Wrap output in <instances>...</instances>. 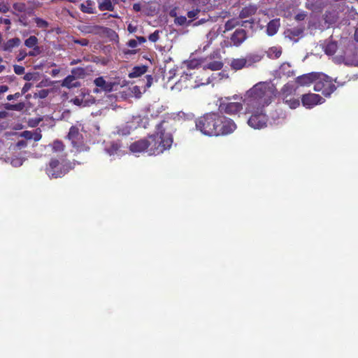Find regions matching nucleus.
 Returning <instances> with one entry per match:
<instances>
[{"label":"nucleus","instance_id":"4d7b16f0","mask_svg":"<svg viewBox=\"0 0 358 358\" xmlns=\"http://www.w3.org/2000/svg\"><path fill=\"white\" fill-rule=\"evenodd\" d=\"M22 136L26 138L27 139H31L32 138V134L31 131H25L22 134Z\"/></svg>","mask_w":358,"mask_h":358},{"label":"nucleus","instance_id":"79ce46f5","mask_svg":"<svg viewBox=\"0 0 358 358\" xmlns=\"http://www.w3.org/2000/svg\"><path fill=\"white\" fill-rule=\"evenodd\" d=\"M13 69L17 75H22L24 73V68L22 66L14 65Z\"/></svg>","mask_w":358,"mask_h":358},{"label":"nucleus","instance_id":"680f3d73","mask_svg":"<svg viewBox=\"0 0 358 358\" xmlns=\"http://www.w3.org/2000/svg\"><path fill=\"white\" fill-rule=\"evenodd\" d=\"M8 112H6L5 110L0 111V118L1 119L6 118L8 117Z\"/></svg>","mask_w":358,"mask_h":358},{"label":"nucleus","instance_id":"0eeeda50","mask_svg":"<svg viewBox=\"0 0 358 358\" xmlns=\"http://www.w3.org/2000/svg\"><path fill=\"white\" fill-rule=\"evenodd\" d=\"M336 90L331 78L324 74L319 73L314 85V90L321 92L324 96L329 97Z\"/></svg>","mask_w":358,"mask_h":358},{"label":"nucleus","instance_id":"69168bd1","mask_svg":"<svg viewBox=\"0 0 358 358\" xmlns=\"http://www.w3.org/2000/svg\"><path fill=\"white\" fill-rule=\"evenodd\" d=\"M13 104H11V103H7L4 104L5 109H6L8 110H13Z\"/></svg>","mask_w":358,"mask_h":358},{"label":"nucleus","instance_id":"f704fd0d","mask_svg":"<svg viewBox=\"0 0 358 358\" xmlns=\"http://www.w3.org/2000/svg\"><path fill=\"white\" fill-rule=\"evenodd\" d=\"M34 20L38 28L47 29L49 27V22L41 17H36Z\"/></svg>","mask_w":358,"mask_h":358},{"label":"nucleus","instance_id":"4be33fe9","mask_svg":"<svg viewBox=\"0 0 358 358\" xmlns=\"http://www.w3.org/2000/svg\"><path fill=\"white\" fill-rule=\"evenodd\" d=\"M117 3V0H103L99 3L98 8L101 11H113L115 9L114 5Z\"/></svg>","mask_w":358,"mask_h":358},{"label":"nucleus","instance_id":"7c9ffc66","mask_svg":"<svg viewBox=\"0 0 358 358\" xmlns=\"http://www.w3.org/2000/svg\"><path fill=\"white\" fill-rule=\"evenodd\" d=\"M338 49V45L336 42L331 41L328 43L324 48V52L327 55H333L336 53Z\"/></svg>","mask_w":358,"mask_h":358},{"label":"nucleus","instance_id":"c85d7f7f","mask_svg":"<svg viewBox=\"0 0 358 358\" xmlns=\"http://www.w3.org/2000/svg\"><path fill=\"white\" fill-rule=\"evenodd\" d=\"M104 27L99 25H93V26H84L82 31L86 34H97L100 32L101 30L103 29Z\"/></svg>","mask_w":358,"mask_h":358},{"label":"nucleus","instance_id":"cd10ccee","mask_svg":"<svg viewBox=\"0 0 358 358\" xmlns=\"http://www.w3.org/2000/svg\"><path fill=\"white\" fill-rule=\"evenodd\" d=\"M71 75L73 76V78L78 80L80 78H84L86 75V70L83 67H76L71 69Z\"/></svg>","mask_w":358,"mask_h":358},{"label":"nucleus","instance_id":"aec40b11","mask_svg":"<svg viewBox=\"0 0 358 358\" xmlns=\"http://www.w3.org/2000/svg\"><path fill=\"white\" fill-rule=\"evenodd\" d=\"M280 25V19L271 20L266 26V34L270 36L275 35L278 32Z\"/></svg>","mask_w":358,"mask_h":358},{"label":"nucleus","instance_id":"37998d69","mask_svg":"<svg viewBox=\"0 0 358 358\" xmlns=\"http://www.w3.org/2000/svg\"><path fill=\"white\" fill-rule=\"evenodd\" d=\"M199 12H200V10L196 8V9L188 11L187 13V15L189 18L194 19V18L196 17V16Z\"/></svg>","mask_w":358,"mask_h":358},{"label":"nucleus","instance_id":"473e14b6","mask_svg":"<svg viewBox=\"0 0 358 358\" xmlns=\"http://www.w3.org/2000/svg\"><path fill=\"white\" fill-rule=\"evenodd\" d=\"M239 21H238L236 19H230L227 20L224 24L225 31H230L236 26L239 25Z\"/></svg>","mask_w":358,"mask_h":358},{"label":"nucleus","instance_id":"bf43d9fd","mask_svg":"<svg viewBox=\"0 0 358 358\" xmlns=\"http://www.w3.org/2000/svg\"><path fill=\"white\" fill-rule=\"evenodd\" d=\"M8 90V87L7 85H0V95Z\"/></svg>","mask_w":358,"mask_h":358},{"label":"nucleus","instance_id":"c9c22d12","mask_svg":"<svg viewBox=\"0 0 358 358\" xmlns=\"http://www.w3.org/2000/svg\"><path fill=\"white\" fill-rule=\"evenodd\" d=\"M64 148L65 145L61 141L56 140L52 143V150L55 152H63Z\"/></svg>","mask_w":358,"mask_h":358},{"label":"nucleus","instance_id":"49530a36","mask_svg":"<svg viewBox=\"0 0 358 358\" xmlns=\"http://www.w3.org/2000/svg\"><path fill=\"white\" fill-rule=\"evenodd\" d=\"M9 10V6L7 3L5 2H1L0 3V12L5 13H7Z\"/></svg>","mask_w":358,"mask_h":358},{"label":"nucleus","instance_id":"4468645a","mask_svg":"<svg viewBox=\"0 0 358 358\" xmlns=\"http://www.w3.org/2000/svg\"><path fill=\"white\" fill-rule=\"evenodd\" d=\"M149 143L148 137L141 138L131 143L129 145V150L133 153H139L149 151Z\"/></svg>","mask_w":358,"mask_h":358},{"label":"nucleus","instance_id":"f03ea898","mask_svg":"<svg viewBox=\"0 0 358 358\" xmlns=\"http://www.w3.org/2000/svg\"><path fill=\"white\" fill-rule=\"evenodd\" d=\"M171 120H164L156 126V132L148 136L149 155H159L169 150L173 142Z\"/></svg>","mask_w":358,"mask_h":358},{"label":"nucleus","instance_id":"6ab92c4d","mask_svg":"<svg viewBox=\"0 0 358 358\" xmlns=\"http://www.w3.org/2000/svg\"><path fill=\"white\" fill-rule=\"evenodd\" d=\"M257 10V7L255 5L250 4L248 6H246L242 8L239 13V17L246 18L249 17L256 13Z\"/></svg>","mask_w":358,"mask_h":358},{"label":"nucleus","instance_id":"052dcab7","mask_svg":"<svg viewBox=\"0 0 358 358\" xmlns=\"http://www.w3.org/2000/svg\"><path fill=\"white\" fill-rule=\"evenodd\" d=\"M47 95H48V91L45 90H43L39 92V96L41 98H45L47 96Z\"/></svg>","mask_w":358,"mask_h":358},{"label":"nucleus","instance_id":"e433bc0d","mask_svg":"<svg viewBox=\"0 0 358 358\" xmlns=\"http://www.w3.org/2000/svg\"><path fill=\"white\" fill-rule=\"evenodd\" d=\"M159 30H155L153 33L149 35L148 39L153 43L157 41L159 38Z\"/></svg>","mask_w":358,"mask_h":358},{"label":"nucleus","instance_id":"774afa93","mask_svg":"<svg viewBox=\"0 0 358 358\" xmlns=\"http://www.w3.org/2000/svg\"><path fill=\"white\" fill-rule=\"evenodd\" d=\"M354 36H355V40L358 42V27L355 29Z\"/></svg>","mask_w":358,"mask_h":358},{"label":"nucleus","instance_id":"c756f323","mask_svg":"<svg viewBox=\"0 0 358 358\" xmlns=\"http://www.w3.org/2000/svg\"><path fill=\"white\" fill-rule=\"evenodd\" d=\"M223 67V63L220 61H212L206 64L203 68L212 71H218Z\"/></svg>","mask_w":358,"mask_h":358},{"label":"nucleus","instance_id":"9d476101","mask_svg":"<svg viewBox=\"0 0 358 358\" xmlns=\"http://www.w3.org/2000/svg\"><path fill=\"white\" fill-rule=\"evenodd\" d=\"M105 152L115 159L126 155L122 141L120 140L112 141L108 143L104 148Z\"/></svg>","mask_w":358,"mask_h":358},{"label":"nucleus","instance_id":"e2e57ef3","mask_svg":"<svg viewBox=\"0 0 358 358\" xmlns=\"http://www.w3.org/2000/svg\"><path fill=\"white\" fill-rule=\"evenodd\" d=\"M81 62L80 59H73L70 62V65L73 66Z\"/></svg>","mask_w":358,"mask_h":358},{"label":"nucleus","instance_id":"a211bd4d","mask_svg":"<svg viewBox=\"0 0 358 358\" xmlns=\"http://www.w3.org/2000/svg\"><path fill=\"white\" fill-rule=\"evenodd\" d=\"M94 83L105 92H110L113 90V85L111 83H106L102 76L95 78Z\"/></svg>","mask_w":358,"mask_h":358},{"label":"nucleus","instance_id":"a18cd8bd","mask_svg":"<svg viewBox=\"0 0 358 358\" xmlns=\"http://www.w3.org/2000/svg\"><path fill=\"white\" fill-rule=\"evenodd\" d=\"M217 36V35L215 32H209L207 34V38L208 40L207 45H209Z\"/></svg>","mask_w":358,"mask_h":358},{"label":"nucleus","instance_id":"8fccbe9b","mask_svg":"<svg viewBox=\"0 0 358 358\" xmlns=\"http://www.w3.org/2000/svg\"><path fill=\"white\" fill-rule=\"evenodd\" d=\"M128 46L132 48H136L138 45V42L135 39H131L127 43Z\"/></svg>","mask_w":358,"mask_h":358},{"label":"nucleus","instance_id":"7ed1b4c3","mask_svg":"<svg viewBox=\"0 0 358 358\" xmlns=\"http://www.w3.org/2000/svg\"><path fill=\"white\" fill-rule=\"evenodd\" d=\"M217 113H208L195 120L196 130L208 136L217 137Z\"/></svg>","mask_w":358,"mask_h":358},{"label":"nucleus","instance_id":"dca6fc26","mask_svg":"<svg viewBox=\"0 0 358 358\" xmlns=\"http://www.w3.org/2000/svg\"><path fill=\"white\" fill-rule=\"evenodd\" d=\"M318 76L319 73L315 72L303 74L296 77V83L301 86L310 85L311 83H315Z\"/></svg>","mask_w":358,"mask_h":358},{"label":"nucleus","instance_id":"39448f33","mask_svg":"<svg viewBox=\"0 0 358 358\" xmlns=\"http://www.w3.org/2000/svg\"><path fill=\"white\" fill-rule=\"evenodd\" d=\"M216 122L217 137L229 135L237 129L236 124L233 120L218 113Z\"/></svg>","mask_w":358,"mask_h":358},{"label":"nucleus","instance_id":"5701e85b","mask_svg":"<svg viewBox=\"0 0 358 358\" xmlns=\"http://www.w3.org/2000/svg\"><path fill=\"white\" fill-rule=\"evenodd\" d=\"M148 67L146 66H137L132 69V71L129 73V78H138L146 73Z\"/></svg>","mask_w":358,"mask_h":358},{"label":"nucleus","instance_id":"09e8293b","mask_svg":"<svg viewBox=\"0 0 358 358\" xmlns=\"http://www.w3.org/2000/svg\"><path fill=\"white\" fill-rule=\"evenodd\" d=\"M22 94L20 92H16L14 94H9L7 96V100L11 101L13 99H17L21 96Z\"/></svg>","mask_w":358,"mask_h":358},{"label":"nucleus","instance_id":"4c0bfd02","mask_svg":"<svg viewBox=\"0 0 358 358\" xmlns=\"http://www.w3.org/2000/svg\"><path fill=\"white\" fill-rule=\"evenodd\" d=\"M27 56H29V55L25 50H20L16 57V59L17 62H21L24 60Z\"/></svg>","mask_w":358,"mask_h":358},{"label":"nucleus","instance_id":"338daca9","mask_svg":"<svg viewBox=\"0 0 358 358\" xmlns=\"http://www.w3.org/2000/svg\"><path fill=\"white\" fill-rule=\"evenodd\" d=\"M305 16L306 15L304 14H298L296 15V19L297 20H304Z\"/></svg>","mask_w":358,"mask_h":358},{"label":"nucleus","instance_id":"f3484780","mask_svg":"<svg viewBox=\"0 0 358 358\" xmlns=\"http://www.w3.org/2000/svg\"><path fill=\"white\" fill-rule=\"evenodd\" d=\"M62 87L67 89L77 88L81 86V83L73 78V76H67L61 83Z\"/></svg>","mask_w":358,"mask_h":358},{"label":"nucleus","instance_id":"13d9d810","mask_svg":"<svg viewBox=\"0 0 358 358\" xmlns=\"http://www.w3.org/2000/svg\"><path fill=\"white\" fill-rule=\"evenodd\" d=\"M31 87V83H25L22 89V94L26 93Z\"/></svg>","mask_w":358,"mask_h":358},{"label":"nucleus","instance_id":"a19ab883","mask_svg":"<svg viewBox=\"0 0 358 358\" xmlns=\"http://www.w3.org/2000/svg\"><path fill=\"white\" fill-rule=\"evenodd\" d=\"M73 43L80 45L81 46H87L89 44V41L87 38L73 39Z\"/></svg>","mask_w":358,"mask_h":358},{"label":"nucleus","instance_id":"58836bf2","mask_svg":"<svg viewBox=\"0 0 358 358\" xmlns=\"http://www.w3.org/2000/svg\"><path fill=\"white\" fill-rule=\"evenodd\" d=\"M13 7L15 10L21 13L24 12L26 9V6L23 3H15Z\"/></svg>","mask_w":358,"mask_h":358},{"label":"nucleus","instance_id":"f8f14e48","mask_svg":"<svg viewBox=\"0 0 358 358\" xmlns=\"http://www.w3.org/2000/svg\"><path fill=\"white\" fill-rule=\"evenodd\" d=\"M324 102V99L317 94L308 93L303 94L301 96L302 105L306 108H312L314 106L318 104H321Z\"/></svg>","mask_w":358,"mask_h":358},{"label":"nucleus","instance_id":"ea45409f","mask_svg":"<svg viewBox=\"0 0 358 358\" xmlns=\"http://www.w3.org/2000/svg\"><path fill=\"white\" fill-rule=\"evenodd\" d=\"M176 24L179 25H184L187 22V18L185 16L176 17L174 20Z\"/></svg>","mask_w":358,"mask_h":358},{"label":"nucleus","instance_id":"864d4df0","mask_svg":"<svg viewBox=\"0 0 358 358\" xmlns=\"http://www.w3.org/2000/svg\"><path fill=\"white\" fill-rule=\"evenodd\" d=\"M72 102L76 105V106H81L83 104V99H79L78 97H76L74 98L73 99H72Z\"/></svg>","mask_w":358,"mask_h":358},{"label":"nucleus","instance_id":"393cba45","mask_svg":"<svg viewBox=\"0 0 358 358\" xmlns=\"http://www.w3.org/2000/svg\"><path fill=\"white\" fill-rule=\"evenodd\" d=\"M285 33L288 38L293 40L296 37H299L303 34V29L301 27L290 28L287 29Z\"/></svg>","mask_w":358,"mask_h":358},{"label":"nucleus","instance_id":"423d86ee","mask_svg":"<svg viewBox=\"0 0 358 358\" xmlns=\"http://www.w3.org/2000/svg\"><path fill=\"white\" fill-rule=\"evenodd\" d=\"M68 139L71 141L72 146L77 152H86L90 150L86 141L79 129L76 126H71L67 135Z\"/></svg>","mask_w":358,"mask_h":358},{"label":"nucleus","instance_id":"b1692460","mask_svg":"<svg viewBox=\"0 0 358 358\" xmlns=\"http://www.w3.org/2000/svg\"><path fill=\"white\" fill-rule=\"evenodd\" d=\"M338 19V12L334 9L326 10L324 20L329 24L335 23Z\"/></svg>","mask_w":358,"mask_h":358},{"label":"nucleus","instance_id":"412c9836","mask_svg":"<svg viewBox=\"0 0 358 358\" xmlns=\"http://www.w3.org/2000/svg\"><path fill=\"white\" fill-rule=\"evenodd\" d=\"M21 43V41L19 38L15 37L8 40L4 43L3 45V50L6 52H12L13 49L15 47H18Z\"/></svg>","mask_w":358,"mask_h":358},{"label":"nucleus","instance_id":"bb28decb","mask_svg":"<svg viewBox=\"0 0 358 358\" xmlns=\"http://www.w3.org/2000/svg\"><path fill=\"white\" fill-rule=\"evenodd\" d=\"M93 6V1L91 0H87L84 3L80 5V10L85 13L94 14L95 13V9Z\"/></svg>","mask_w":358,"mask_h":358},{"label":"nucleus","instance_id":"9b49d317","mask_svg":"<svg viewBox=\"0 0 358 358\" xmlns=\"http://www.w3.org/2000/svg\"><path fill=\"white\" fill-rule=\"evenodd\" d=\"M220 110L231 115H236L243 110V104L240 102H231L229 98L222 101L219 106Z\"/></svg>","mask_w":358,"mask_h":358},{"label":"nucleus","instance_id":"6e6552de","mask_svg":"<svg viewBox=\"0 0 358 358\" xmlns=\"http://www.w3.org/2000/svg\"><path fill=\"white\" fill-rule=\"evenodd\" d=\"M262 57L259 55L249 54L245 57L233 59L231 61L230 66L235 71L241 70L245 67H248L252 64L259 62Z\"/></svg>","mask_w":358,"mask_h":358},{"label":"nucleus","instance_id":"5fc2aeb1","mask_svg":"<svg viewBox=\"0 0 358 358\" xmlns=\"http://www.w3.org/2000/svg\"><path fill=\"white\" fill-rule=\"evenodd\" d=\"M141 5L140 3H136L133 5V10L135 12H139L141 10Z\"/></svg>","mask_w":358,"mask_h":358},{"label":"nucleus","instance_id":"c03bdc74","mask_svg":"<svg viewBox=\"0 0 358 358\" xmlns=\"http://www.w3.org/2000/svg\"><path fill=\"white\" fill-rule=\"evenodd\" d=\"M24 103L23 102H20L15 104H13V110L21 111L24 108Z\"/></svg>","mask_w":358,"mask_h":358},{"label":"nucleus","instance_id":"2eb2a0df","mask_svg":"<svg viewBox=\"0 0 358 358\" xmlns=\"http://www.w3.org/2000/svg\"><path fill=\"white\" fill-rule=\"evenodd\" d=\"M247 32L243 29H237L230 37V45L240 46L247 38Z\"/></svg>","mask_w":358,"mask_h":358},{"label":"nucleus","instance_id":"0e129e2a","mask_svg":"<svg viewBox=\"0 0 358 358\" xmlns=\"http://www.w3.org/2000/svg\"><path fill=\"white\" fill-rule=\"evenodd\" d=\"M136 39L137 42L139 43H143L146 41V38L143 36H137Z\"/></svg>","mask_w":358,"mask_h":358},{"label":"nucleus","instance_id":"f257e3e1","mask_svg":"<svg viewBox=\"0 0 358 358\" xmlns=\"http://www.w3.org/2000/svg\"><path fill=\"white\" fill-rule=\"evenodd\" d=\"M275 96L273 87L266 82L255 84L244 94L243 101L246 112H253L256 109L264 108L268 106Z\"/></svg>","mask_w":358,"mask_h":358},{"label":"nucleus","instance_id":"3c124183","mask_svg":"<svg viewBox=\"0 0 358 358\" xmlns=\"http://www.w3.org/2000/svg\"><path fill=\"white\" fill-rule=\"evenodd\" d=\"M0 23H3V24L8 25V27L7 29H8L10 28L11 22H10V19L0 17Z\"/></svg>","mask_w":358,"mask_h":358},{"label":"nucleus","instance_id":"ddd939ff","mask_svg":"<svg viewBox=\"0 0 358 358\" xmlns=\"http://www.w3.org/2000/svg\"><path fill=\"white\" fill-rule=\"evenodd\" d=\"M24 43L27 48L31 49L28 52L29 57H36L42 53V48L38 46V38L36 36H30Z\"/></svg>","mask_w":358,"mask_h":358},{"label":"nucleus","instance_id":"a878e982","mask_svg":"<svg viewBox=\"0 0 358 358\" xmlns=\"http://www.w3.org/2000/svg\"><path fill=\"white\" fill-rule=\"evenodd\" d=\"M266 55L270 59H278L282 55V48L276 46L271 47L266 51Z\"/></svg>","mask_w":358,"mask_h":358},{"label":"nucleus","instance_id":"2f4dec72","mask_svg":"<svg viewBox=\"0 0 358 358\" xmlns=\"http://www.w3.org/2000/svg\"><path fill=\"white\" fill-rule=\"evenodd\" d=\"M283 101L292 109L296 108L300 105V101L297 99L287 98V96H285Z\"/></svg>","mask_w":358,"mask_h":358},{"label":"nucleus","instance_id":"20e7f679","mask_svg":"<svg viewBox=\"0 0 358 358\" xmlns=\"http://www.w3.org/2000/svg\"><path fill=\"white\" fill-rule=\"evenodd\" d=\"M72 169L70 162L52 158L46 166L45 172L50 178H58L63 177Z\"/></svg>","mask_w":358,"mask_h":358},{"label":"nucleus","instance_id":"603ef678","mask_svg":"<svg viewBox=\"0 0 358 358\" xmlns=\"http://www.w3.org/2000/svg\"><path fill=\"white\" fill-rule=\"evenodd\" d=\"M127 30L129 33H134L137 30V27L131 24H129L127 27Z\"/></svg>","mask_w":358,"mask_h":358},{"label":"nucleus","instance_id":"1a4fd4ad","mask_svg":"<svg viewBox=\"0 0 358 358\" xmlns=\"http://www.w3.org/2000/svg\"><path fill=\"white\" fill-rule=\"evenodd\" d=\"M248 113H252L248 121L249 126L257 129H260L266 127L268 116L264 113V108H261L259 110L256 109L253 112Z\"/></svg>","mask_w":358,"mask_h":358},{"label":"nucleus","instance_id":"de8ad7c7","mask_svg":"<svg viewBox=\"0 0 358 358\" xmlns=\"http://www.w3.org/2000/svg\"><path fill=\"white\" fill-rule=\"evenodd\" d=\"M145 78H146L145 87L149 88L152 84L153 78L151 75H146Z\"/></svg>","mask_w":358,"mask_h":358},{"label":"nucleus","instance_id":"6e6d98bb","mask_svg":"<svg viewBox=\"0 0 358 358\" xmlns=\"http://www.w3.org/2000/svg\"><path fill=\"white\" fill-rule=\"evenodd\" d=\"M195 4H203L205 5L207 3V0H188Z\"/></svg>","mask_w":358,"mask_h":358},{"label":"nucleus","instance_id":"72a5a7b5","mask_svg":"<svg viewBox=\"0 0 358 358\" xmlns=\"http://www.w3.org/2000/svg\"><path fill=\"white\" fill-rule=\"evenodd\" d=\"M294 91L293 86L290 84H286L283 86L282 89V94L283 95V98L287 96L288 98Z\"/></svg>","mask_w":358,"mask_h":358}]
</instances>
